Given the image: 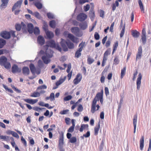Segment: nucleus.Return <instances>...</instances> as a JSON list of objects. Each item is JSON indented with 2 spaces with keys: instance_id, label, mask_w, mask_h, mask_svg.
I'll return each mask as SVG.
<instances>
[{
  "instance_id": "nucleus-59",
  "label": "nucleus",
  "mask_w": 151,
  "mask_h": 151,
  "mask_svg": "<svg viewBox=\"0 0 151 151\" xmlns=\"http://www.w3.org/2000/svg\"><path fill=\"white\" fill-rule=\"evenodd\" d=\"M47 16L50 19H52L54 18L53 15L50 13H48L47 14Z\"/></svg>"
},
{
  "instance_id": "nucleus-22",
  "label": "nucleus",
  "mask_w": 151,
  "mask_h": 151,
  "mask_svg": "<svg viewBox=\"0 0 151 151\" xmlns=\"http://www.w3.org/2000/svg\"><path fill=\"white\" fill-rule=\"evenodd\" d=\"M9 0H1L2 3L0 5L1 9H5L6 8L9 2Z\"/></svg>"
},
{
  "instance_id": "nucleus-13",
  "label": "nucleus",
  "mask_w": 151,
  "mask_h": 151,
  "mask_svg": "<svg viewBox=\"0 0 151 151\" xmlns=\"http://www.w3.org/2000/svg\"><path fill=\"white\" fill-rule=\"evenodd\" d=\"M43 29L45 30L46 35L49 39H51L54 37V35L52 32H50L47 29V26H44Z\"/></svg>"
},
{
  "instance_id": "nucleus-5",
  "label": "nucleus",
  "mask_w": 151,
  "mask_h": 151,
  "mask_svg": "<svg viewBox=\"0 0 151 151\" xmlns=\"http://www.w3.org/2000/svg\"><path fill=\"white\" fill-rule=\"evenodd\" d=\"M0 62L1 65L4 66V67L7 69H9L11 67V64L9 62H7V58L4 57L1 59Z\"/></svg>"
},
{
  "instance_id": "nucleus-24",
  "label": "nucleus",
  "mask_w": 151,
  "mask_h": 151,
  "mask_svg": "<svg viewBox=\"0 0 151 151\" xmlns=\"http://www.w3.org/2000/svg\"><path fill=\"white\" fill-rule=\"evenodd\" d=\"M34 26L32 23H29L27 25V29L29 33H32L33 32Z\"/></svg>"
},
{
  "instance_id": "nucleus-44",
  "label": "nucleus",
  "mask_w": 151,
  "mask_h": 151,
  "mask_svg": "<svg viewBox=\"0 0 151 151\" xmlns=\"http://www.w3.org/2000/svg\"><path fill=\"white\" fill-rule=\"evenodd\" d=\"M3 87L6 91L12 93H13V90L9 88L7 86L3 84Z\"/></svg>"
},
{
  "instance_id": "nucleus-3",
  "label": "nucleus",
  "mask_w": 151,
  "mask_h": 151,
  "mask_svg": "<svg viewBox=\"0 0 151 151\" xmlns=\"http://www.w3.org/2000/svg\"><path fill=\"white\" fill-rule=\"evenodd\" d=\"M61 40L62 41L60 43V45L64 51H66L68 50L67 45L70 49H73L74 48L73 44L70 41H66L63 39H62Z\"/></svg>"
},
{
  "instance_id": "nucleus-54",
  "label": "nucleus",
  "mask_w": 151,
  "mask_h": 151,
  "mask_svg": "<svg viewBox=\"0 0 151 151\" xmlns=\"http://www.w3.org/2000/svg\"><path fill=\"white\" fill-rule=\"evenodd\" d=\"M72 98V97L71 96L68 95L64 98V100L65 101H68L71 100Z\"/></svg>"
},
{
  "instance_id": "nucleus-46",
  "label": "nucleus",
  "mask_w": 151,
  "mask_h": 151,
  "mask_svg": "<svg viewBox=\"0 0 151 151\" xmlns=\"http://www.w3.org/2000/svg\"><path fill=\"white\" fill-rule=\"evenodd\" d=\"M141 39L143 43L145 44L146 42V35H142Z\"/></svg>"
},
{
  "instance_id": "nucleus-40",
  "label": "nucleus",
  "mask_w": 151,
  "mask_h": 151,
  "mask_svg": "<svg viewBox=\"0 0 151 151\" xmlns=\"http://www.w3.org/2000/svg\"><path fill=\"white\" fill-rule=\"evenodd\" d=\"M47 88V86L45 85H43L38 87L37 89V90L38 91L40 90L46 89Z\"/></svg>"
},
{
  "instance_id": "nucleus-2",
  "label": "nucleus",
  "mask_w": 151,
  "mask_h": 151,
  "mask_svg": "<svg viewBox=\"0 0 151 151\" xmlns=\"http://www.w3.org/2000/svg\"><path fill=\"white\" fill-rule=\"evenodd\" d=\"M47 45H46L44 46L46 50V51H48L49 52L50 50H48L49 47H50L52 48H56V49L59 50L60 52L62 51V49L60 46L58 44H56L55 42L54 41L51 40L48 41L47 42Z\"/></svg>"
},
{
  "instance_id": "nucleus-10",
  "label": "nucleus",
  "mask_w": 151,
  "mask_h": 151,
  "mask_svg": "<svg viewBox=\"0 0 151 151\" xmlns=\"http://www.w3.org/2000/svg\"><path fill=\"white\" fill-rule=\"evenodd\" d=\"M21 28L22 29H25L26 28V26L24 22H21V25L19 24H17L15 25V28L17 31H20Z\"/></svg>"
},
{
  "instance_id": "nucleus-28",
  "label": "nucleus",
  "mask_w": 151,
  "mask_h": 151,
  "mask_svg": "<svg viewBox=\"0 0 151 151\" xmlns=\"http://www.w3.org/2000/svg\"><path fill=\"white\" fill-rule=\"evenodd\" d=\"M22 73L25 75H28L29 73V70L27 67H24L22 69Z\"/></svg>"
},
{
  "instance_id": "nucleus-26",
  "label": "nucleus",
  "mask_w": 151,
  "mask_h": 151,
  "mask_svg": "<svg viewBox=\"0 0 151 151\" xmlns=\"http://www.w3.org/2000/svg\"><path fill=\"white\" fill-rule=\"evenodd\" d=\"M100 128V122H99L97 125L94 128V134L95 135H97L98 134V132Z\"/></svg>"
},
{
  "instance_id": "nucleus-53",
  "label": "nucleus",
  "mask_w": 151,
  "mask_h": 151,
  "mask_svg": "<svg viewBox=\"0 0 151 151\" xmlns=\"http://www.w3.org/2000/svg\"><path fill=\"white\" fill-rule=\"evenodd\" d=\"M77 139L76 137H73L70 139V142L71 143H74L76 142Z\"/></svg>"
},
{
  "instance_id": "nucleus-25",
  "label": "nucleus",
  "mask_w": 151,
  "mask_h": 151,
  "mask_svg": "<svg viewBox=\"0 0 151 151\" xmlns=\"http://www.w3.org/2000/svg\"><path fill=\"white\" fill-rule=\"evenodd\" d=\"M122 0H117L115 1V3L112 4V10L114 11L116 9V7H118L119 6L118 2H121Z\"/></svg>"
},
{
  "instance_id": "nucleus-23",
  "label": "nucleus",
  "mask_w": 151,
  "mask_h": 151,
  "mask_svg": "<svg viewBox=\"0 0 151 151\" xmlns=\"http://www.w3.org/2000/svg\"><path fill=\"white\" fill-rule=\"evenodd\" d=\"M137 121V114L134 115V116L133 119V124L134 127V133H135L136 132V124Z\"/></svg>"
},
{
  "instance_id": "nucleus-50",
  "label": "nucleus",
  "mask_w": 151,
  "mask_h": 151,
  "mask_svg": "<svg viewBox=\"0 0 151 151\" xmlns=\"http://www.w3.org/2000/svg\"><path fill=\"white\" fill-rule=\"evenodd\" d=\"M10 139L12 141V142H11V144L12 145L13 147H15V143L14 141V139L13 137H11L10 138Z\"/></svg>"
},
{
  "instance_id": "nucleus-45",
  "label": "nucleus",
  "mask_w": 151,
  "mask_h": 151,
  "mask_svg": "<svg viewBox=\"0 0 151 151\" xmlns=\"http://www.w3.org/2000/svg\"><path fill=\"white\" fill-rule=\"evenodd\" d=\"M110 48L108 49L104 52V56L108 58V56L110 54Z\"/></svg>"
},
{
  "instance_id": "nucleus-62",
  "label": "nucleus",
  "mask_w": 151,
  "mask_h": 151,
  "mask_svg": "<svg viewBox=\"0 0 151 151\" xmlns=\"http://www.w3.org/2000/svg\"><path fill=\"white\" fill-rule=\"evenodd\" d=\"M83 109L82 106L81 104H80L78 106L77 110L79 112H81Z\"/></svg>"
},
{
  "instance_id": "nucleus-11",
  "label": "nucleus",
  "mask_w": 151,
  "mask_h": 151,
  "mask_svg": "<svg viewBox=\"0 0 151 151\" xmlns=\"http://www.w3.org/2000/svg\"><path fill=\"white\" fill-rule=\"evenodd\" d=\"M142 48L141 46H140L138 48L137 52L136 55V61L140 59L142 57Z\"/></svg>"
},
{
  "instance_id": "nucleus-38",
  "label": "nucleus",
  "mask_w": 151,
  "mask_h": 151,
  "mask_svg": "<svg viewBox=\"0 0 151 151\" xmlns=\"http://www.w3.org/2000/svg\"><path fill=\"white\" fill-rule=\"evenodd\" d=\"M35 5L38 9H41L42 7V4L39 2H36Z\"/></svg>"
},
{
  "instance_id": "nucleus-18",
  "label": "nucleus",
  "mask_w": 151,
  "mask_h": 151,
  "mask_svg": "<svg viewBox=\"0 0 151 151\" xmlns=\"http://www.w3.org/2000/svg\"><path fill=\"white\" fill-rule=\"evenodd\" d=\"M22 2V1L20 0L18 1L16 3L12 8V11H14L15 9L17 8H20L21 4Z\"/></svg>"
},
{
  "instance_id": "nucleus-51",
  "label": "nucleus",
  "mask_w": 151,
  "mask_h": 151,
  "mask_svg": "<svg viewBox=\"0 0 151 151\" xmlns=\"http://www.w3.org/2000/svg\"><path fill=\"white\" fill-rule=\"evenodd\" d=\"M49 98L51 101H53L55 100V95L54 93H50Z\"/></svg>"
},
{
  "instance_id": "nucleus-30",
  "label": "nucleus",
  "mask_w": 151,
  "mask_h": 151,
  "mask_svg": "<svg viewBox=\"0 0 151 151\" xmlns=\"http://www.w3.org/2000/svg\"><path fill=\"white\" fill-rule=\"evenodd\" d=\"M88 125L87 124H81V127L79 129L80 132H82L85 129H88Z\"/></svg>"
},
{
  "instance_id": "nucleus-17",
  "label": "nucleus",
  "mask_w": 151,
  "mask_h": 151,
  "mask_svg": "<svg viewBox=\"0 0 151 151\" xmlns=\"http://www.w3.org/2000/svg\"><path fill=\"white\" fill-rule=\"evenodd\" d=\"M68 37L73 42L77 43L78 42V39L75 37L71 34H68Z\"/></svg>"
},
{
  "instance_id": "nucleus-35",
  "label": "nucleus",
  "mask_w": 151,
  "mask_h": 151,
  "mask_svg": "<svg viewBox=\"0 0 151 151\" xmlns=\"http://www.w3.org/2000/svg\"><path fill=\"white\" fill-rule=\"evenodd\" d=\"M10 138L9 137L7 136L1 135L0 136V138L1 139H3L8 142L9 141L10 139Z\"/></svg>"
},
{
  "instance_id": "nucleus-1",
  "label": "nucleus",
  "mask_w": 151,
  "mask_h": 151,
  "mask_svg": "<svg viewBox=\"0 0 151 151\" xmlns=\"http://www.w3.org/2000/svg\"><path fill=\"white\" fill-rule=\"evenodd\" d=\"M103 90H102L100 92H99L97 93L93 100L91 109V111L92 113H94L96 111L99 110L100 106L99 104L96 105L97 102L99 100V99L103 97Z\"/></svg>"
},
{
  "instance_id": "nucleus-31",
  "label": "nucleus",
  "mask_w": 151,
  "mask_h": 151,
  "mask_svg": "<svg viewBox=\"0 0 151 151\" xmlns=\"http://www.w3.org/2000/svg\"><path fill=\"white\" fill-rule=\"evenodd\" d=\"M79 26L81 29L84 30L86 28L87 25V24L84 22L80 23L79 25Z\"/></svg>"
},
{
  "instance_id": "nucleus-14",
  "label": "nucleus",
  "mask_w": 151,
  "mask_h": 151,
  "mask_svg": "<svg viewBox=\"0 0 151 151\" xmlns=\"http://www.w3.org/2000/svg\"><path fill=\"white\" fill-rule=\"evenodd\" d=\"M142 75L141 74V73H139L138 74V77L137 78L136 82L137 86V89L138 90H139L140 88L141 84V80L142 78Z\"/></svg>"
},
{
  "instance_id": "nucleus-60",
  "label": "nucleus",
  "mask_w": 151,
  "mask_h": 151,
  "mask_svg": "<svg viewBox=\"0 0 151 151\" xmlns=\"http://www.w3.org/2000/svg\"><path fill=\"white\" fill-rule=\"evenodd\" d=\"M104 146V142L103 141L101 142L100 145L99 147V149L100 151L102 150Z\"/></svg>"
},
{
  "instance_id": "nucleus-15",
  "label": "nucleus",
  "mask_w": 151,
  "mask_h": 151,
  "mask_svg": "<svg viewBox=\"0 0 151 151\" xmlns=\"http://www.w3.org/2000/svg\"><path fill=\"white\" fill-rule=\"evenodd\" d=\"M0 35L3 38L8 39L10 37V34L9 32L6 31H3L1 33Z\"/></svg>"
},
{
  "instance_id": "nucleus-29",
  "label": "nucleus",
  "mask_w": 151,
  "mask_h": 151,
  "mask_svg": "<svg viewBox=\"0 0 151 151\" xmlns=\"http://www.w3.org/2000/svg\"><path fill=\"white\" fill-rule=\"evenodd\" d=\"M40 93L38 92H34L31 93L30 96L32 97H40Z\"/></svg>"
},
{
  "instance_id": "nucleus-9",
  "label": "nucleus",
  "mask_w": 151,
  "mask_h": 151,
  "mask_svg": "<svg viewBox=\"0 0 151 151\" xmlns=\"http://www.w3.org/2000/svg\"><path fill=\"white\" fill-rule=\"evenodd\" d=\"M82 79V76L80 73H78L76 78L74 79L73 82L74 85L78 84L81 81Z\"/></svg>"
},
{
  "instance_id": "nucleus-21",
  "label": "nucleus",
  "mask_w": 151,
  "mask_h": 151,
  "mask_svg": "<svg viewBox=\"0 0 151 151\" xmlns=\"http://www.w3.org/2000/svg\"><path fill=\"white\" fill-rule=\"evenodd\" d=\"M132 35L134 38H137L139 37L140 35L139 32L136 30H133L131 31Z\"/></svg>"
},
{
  "instance_id": "nucleus-20",
  "label": "nucleus",
  "mask_w": 151,
  "mask_h": 151,
  "mask_svg": "<svg viewBox=\"0 0 151 151\" xmlns=\"http://www.w3.org/2000/svg\"><path fill=\"white\" fill-rule=\"evenodd\" d=\"M37 42L41 46L43 45L45 43V40L43 37L39 36L37 38Z\"/></svg>"
},
{
  "instance_id": "nucleus-41",
  "label": "nucleus",
  "mask_w": 151,
  "mask_h": 151,
  "mask_svg": "<svg viewBox=\"0 0 151 151\" xmlns=\"http://www.w3.org/2000/svg\"><path fill=\"white\" fill-rule=\"evenodd\" d=\"M34 33L35 35H38L40 34V30L39 28L37 27L35 28L34 30Z\"/></svg>"
},
{
  "instance_id": "nucleus-16",
  "label": "nucleus",
  "mask_w": 151,
  "mask_h": 151,
  "mask_svg": "<svg viewBox=\"0 0 151 151\" xmlns=\"http://www.w3.org/2000/svg\"><path fill=\"white\" fill-rule=\"evenodd\" d=\"M23 100L26 102L28 103L31 104H33L38 101V100L37 99H23Z\"/></svg>"
},
{
  "instance_id": "nucleus-63",
  "label": "nucleus",
  "mask_w": 151,
  "mask_h": 151,
  "mask_svg": "<svg viewBox=\"0 0 151 151\" xmlns=\"http://www.w3.org/2000/svg\"><path fill=\"white\" fill-rule=\"evenodd\" d=\"M100 16L102 18L104 17V11L100 9L99 10Z\"/></svg>"
},
{
  "instance_id": "nucleus-4",
  "label": "nucleus",
  "mask_w": 151,
  "mask_h": 151,
  "mask_svg": "<svg viewBox=\"0 0 151 151\" xmlns=\"http://www.w3.org/2000/svg\"><path fill=\"white\" fill-rule=\"evenodd\" d=\"M53 51L50 50V52L46 51L45 53L46 56H43L42 57V59L44 63L45 64H47L50 61V58H52L53 56Z\"/></svg>"
},
{
  "instance_id": "nucleus-12",
  "label": "nucleus",
  "mask_w": 151,
  "mask_h": 151,
  "mask_svg": "<svg viewBox=\"0 0 151 151\" xmlns=\"http://www.w3.org/2000/svg\"><path fill=\"white\" fill-rule=\"evenodd\" d=\"M21 70V68H19L18 66L15 64L13 65L12 68V71L14 73H20Z\"/></svg>"
},
{
  "instance_id": "nucleus-33",
  "label": "nucleus",
  "mask_w": 151,
  "mask_h": 151,
  "mask_svg": "<svg viewBox=\"0 0 151 151\" xmlns=\"http://www.w3.org/2000/svg\"><path fill=\"white\" fill-rule=\"evenodd\" d=\"M6 44V41L5 40L1 38L0 39V48H3Z\"/></svg>"
},
{
  "instance_id": "nucleus-64",
  "label": "nucleus",
  "mask_w": 151,
  "mask_h": 151,
  "mask_svg": "<svg viewBox=\"0 0 151 151\" xmlns=\"http://www.w3.org/2000/svg\"><path fill=\"white\" fill-rule=\"evenodd\" d=\"M94 37L96 40H98L100 38L99 35L97 32H96L94 34Z\"/></svg>"
},
{
  "instance_id": "nucleus-27",
  "label": "nucleus",
  "mask_w": 151,
  "mask_h": 151,
  "mask_svg": "<svg viewBox=\"0 0 151 151\" xmlns=\"http://www.w3.org/2000/svg\"><path fill=\"white\" fill-rule=\"evenodd\" d=\"M144 137L143 136L141 137L139 141L140 146L139 148L140 150H142L144 146Z\"/></svg>"
},
{
  "instance_id": "nucleus-52",
  "label": "nucleus",
  "mask_w": 151,
  "mask_h": 151,
  "mask_svg": "<svg viewBox=\"0 0 151 151\" xmlns=\"http://www.w3.org/2000/svg\"><path fill=\"white\" fill-rule=\"evenodd\" d=\"M87 61L88 64H91L94 62V60L93 59L91 58H88L87 59Z\"/></svg>"
},
{
  "instance_id": "nucleus-34",
  "label": "nucleus",
  "mask_w": 151,
  "mask_h": 151,
  "mask_svg": "<svg viewBox=\"0 0 151 151\" xmlns=\"http://www.w3.org/2000/svg\"><path fill=\"white\" fill-rule=\"evenodd\" d=\"M126 67L123 68L121 70L120 76L121 79L122 78L125 76L126 73Z\"/></svg>"
},
{
  "instance_id": "nucleus-36",
  "label": "nucleus",
  "mask_w": 151,
  "mask_h": 151,
  "mask_svg": "<svg viewBox=\"0 0 151 151\" xmlns=\"http://www.w3.org/2000/svg\"><path fill=\"white\" fill-rule=\"evenodd\" d=\"M138 3L139 6L141 11L143 12L144 13V7L141 0H138Z\"/></svg>"
},
{
  "instance_id": "nucleus-39",
  "label": "nucleus",
  "mask_w": 151,
  "mask_h": 151,
  "mask_svg": "<svg viewBox=\"0 0 151 151\" xmlns=\"http://www.w3.org/2000/svg\"><path fill=\"white\" fill-rule=\"evenodd\" d=\"M49 25L52 28H55V21L54 20L51 21L50 22Z\"/></svg>"
},
{
  "instance_id": "nucleus-49",
  "label": "nucleus",
  "mask_w": 151,
  "mask_h": 151,
  "mask_svg": "<svg viewBox=\"0 0 151 151\" xmlns=\"http://www.w3.org/2000/svg\"><path fill=\"white\" fill-rule=\"evenodd\" d=\"M69 111L68 109H66L61 111L60 112V114L61 115L66 114H67Z\"/></svg>"
},
{
  "instance_id": "nucleus-58",
  "label": "nucleus",
  "mask_w": 151,
  "mask_h": 151,
  "mask_svg": "<svg viewBox=\"0 0 151 151\" xmlns=\"http://www.w3.org/2000/svg\"><path fill=\"white\" fill-rule=\"evenodd\" d=\"M74 127H73L72 126L68 130V132L72 133L74 131Z\"/></svg>"
},
{
  "instance_id": "nucleus-6",
  "label": "nucleus",
  "mask_w": 151,
  "mask_h": 151,
  "mask_svg": "<svg viewBox=\"0 0 151 151\" xmlns=\"http://www.w3.org/2000/svg\"><path fill=\"white\" fill-rule=\"evenodd\" d=\"M84 45V42H82L79 44V47H80L77 50L75 53V57L78 58L81 56V52L82 50Z\"/></svg>"
},
{
  "instance_id": "nucleus-47",
  "label": "nucleus",
  "mask_w": 151,
  "mask_h": 151,
  "mask_svg": "<svg viewBox=\"0 0 151 151\" xmlns=\"http://www.w3.org/2000/svg\"><path fill=\"white\" fill-rule=\"evenodd\" d=\"M33 16H34L36 17L38 19H40L41 18V17L40 14L37 12H35L33 13Z\"/></svg>"
},
{
  "instance_id": "nucleus-37",
  "label": "nucleus",
  "mask_w": 151,
  "mask_h": 151,
  "mask_svg": "<svg viewBox=\"0 0 151 151\" xmlns=\"http://www.w3.org/2000/svg\"><path fill=\"white\" fill-rule=\"evenodd\" d=\"M89 14L91 19H93L95 17V12L93 10L90 11Z\"/></svg>"
},
{
  "instance_id": "nucleus-61",
  "label": "nucleus",
  "mask_w": 151,
  "mask_h": 151,
  "mask_svg": "<svg viewBox=\"0 0 151 151\" xmlns=\"http://www.w3.org/2000/svg\"><path fill=\"white\" fill-rule=\"evenodd\" d=\"M138 73V71L137 70H136L134 72V73L133 74V76L132 80L133 81H134L135 78H136V76L137 75Z\"/></svg>"
},
{
  "instance_id": "nucleus-42",
  "label": "nucleus",
  "mask_w": 151,
  "mask_h": 151,
  "mask_svg": "<svg viewBox=\"0 0 151 151\" xmlns=\"http://www.w3.org/2000/svg\"><path fill=\"white\" fill-rule=\"evenodd\" d=\"M119 62V60L117 56H116L114 60L113 65H115L118 64Z\"/></svg>"
},
{
  "instance_id": "nucleus-56",
  "label": "nucleus",
  "mask_w": 151,
  "mask_h": 151,
  "mask_svg": "<svg viewBox=\"0 0 151 151\" xmlns=\"http://www.w3.org/2000/svg\"><path fill=\"white\" fill-rule=\"evenodd\" d=\"M21 140L22 143L25 146H26L27 145V142L23 137H21Z\"/></svg>"
},
{
  "instance_id": "nucleus-7",
  "label": "nucleus",
  "mask_w": 151,
  "mask_h": 151,
  "mask_svg": "<svg viewBox=\"0 0 151 151\" xmlns=\"http://www.w3.org/2000/svg\"><path fill=\"white\" fill-rule=\"evenodd\" d=\"M87 15L84 13H80L77 17V19L80 21H83L85 20L87 18Z\"/></svg>"
},
{
  "instance_id": "nucleus-55",
  "label": "nucleus",
  "mask_w": 151,
  "mask_h": 151,
  "mask_svg": "<svg viewBox=\"0 0 151 151\" xmlns=\"http://www.w3.org/2000/svg\"><path fill=\"white\" fill-rule=\"evenodd\" d=\"M90 8V5L88 4H87L86 6H84L83 9L85 11L87 12L89 9Z\"/></svg>"
},
{
  "instance_id": "nucleus-32",
  "label": "nucleus",
  "mask_w": 151,
  "mask_h": 151,
  "mask_svg": "<svg viewBox=\"0 0 151 151\" xmlns=\"http://www.w3.org/2000/svg\"><path fill=\"white\" fill-rule=\"evenodd\" d=\"M29 68L31 72L32 73H35L36 71V68L34 65L32 63L30 64Z\"/></svg>"
},
{
  "instance_id": "nucleus-19",
  "label": "nucleus",
  "mask_w": 151,
  "mask_h": 151,
  "mask_svg": "<svg viewBox=\"0 0 151 151\" xmlns=\"http://www.w3.org/2000/svg\"><path fill=\"white\" fill-rule=\"evenodd\" d=\"M71 31L72 33L77 36H79V28L77 27H73L71 28Z\"/></svg>"
},
{
  "instance_id": "nucleus-48",
  "label": "nucleus",
  "mask_w": 151,
  "mask_h": 151,
  "mask_svg": "<svg viewBox=\"0 0 151 151\" xmlns=\"http://www.w3.org/2000/svg\"><path fill=\"white\" fill-rule=\"evenodd\" d=\"M125 26L124 25V26L123 27L122 30L121 32V33L120 34V37L122 38L123 36L125 31Z\"/></svg>"
},
{
  "instance_id": "nucleus-57",
  "label": "nucleus",
  "mask_w": 151,
  "mask_h": 151,
  "mask_svg": "<svg viewBox=\"0 0 151 151\" xmlns=\"http://www.w3.org/2000/svg\"><path fill=\"white\" fill-rule=\"evenodd\" d=\"M118 45V41H116L114 42V44L113 45V49L116 50Z\"/></svg>"
},
{
  "instance_id": "nucleus-43",
  "label": "nucleus",
  "mask_w": 151,
  "mask_h": 151,
  "mask_svg": "<svg viewBox=\"0 0 151 151\" xmlns=\"http://www.w3.org/2000/svg\"><path fill=\"white\" fill-rule=\"evenodd\" d=\"M108 58L106 57L103 56V60L102 62L101 65L102 67L104 66L106 63V61L107 60Z\"/></svg>"
},
{
  "instance_id": "nucleus-8",
  "label": "nucleus",
  "mask_w": 151,
  "mask_h": 151,
  "mask_svg": "<svg viewBox=\"0 0 151 151\" xmlns=\"http://www.w3.org/2000/svg\"><path fill=\"white\" fill-rule=\"evenodd\" d=\"M64 134L63 132L60 134L58 140V147H63L64 145Z\"/></svg>"
}]
</instances>
